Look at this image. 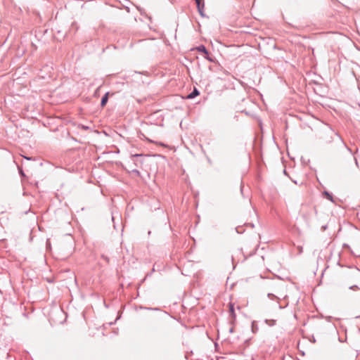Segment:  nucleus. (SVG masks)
<instances>
[{"label":"nucleus","mask_w":360,"mask_h":360,"mask_svg":"<svg viewBox=\"0 0 360 360\" xmlns=\"http://www.w3.org/2000/svg\"><path fill=\"white\" fill-rule=\"evenodd\" d=\"M283 307H282V306H281V305L279 306V308H280V309H283Z\"/></svg>","instance_id":"6ab92c4d"},{"label":"nucleus","mask_w":360,"mask_h":360,"mask_svg":"<svg viewBox=\"0 0 360 360\" xmlns=\"http://www.w3.org/2000/svg\"><path fill=\"white\" fill-rule=\"evenodd\" d=\"M350 290H359V288L358 287V285H351L349 288Z\"/></svg>","instance_id":"0eeeda50"},{"label":"nucleus","mask_w":360,"mask_h":360,"mask_svg":"<svg viewBox=\"0 0 360 360\" xmlns=\"http://www.w3.org/2000/svg\"><path fill=\"white\" fill-rule=\"evenodd\" d=\"M108 96H109V92H107L102 97L101 101V107H104L106 105V103H107V102L108 101Z\"/></svg>","instance_id":"20e7f679"},{"label":"nucleus","mask_w":360,"mask_h":360,"mask_svg":"<svg viewBox=\"0 0 360 360\" xmlns=\"http://www.w3.org/2000/svg\"><path fill=\"white\" fill-rule=\"evenodd\" d=\"M195 1L196 3L197 8H198V11L200 15L202 17H204L205 16V14H204V8H205L204 1H202V0H195Z\"/></svg>","instance_id":"f03ea898"},{"label":"nucleus","mask_w":360,"mask_h":360,"mask_svg":"<svg viewBox=\"0 0 360 360\" xmlns=\"http://www.w3.org/2000/svg\"><path fill=\"white\" fill-rule=\"evenodd\" d=\"M354 160H355V163H356V165L358 166V162H357L356 158H354Z\"/></svg>","instance_id":"f3484780"},{"label":"nucleus","mask_w":360,"mask_h":360,"mask_svg":"<svg viewBox=\"0 0 360 360\" xmlns=\"http://www.w3.org/2000/svg\"><path fill=\"white\" fill-rule=\"evenodd\" d=\"M229 332L230 333H233V328H231L230 330H229Z\"/></svg>","instance_id":"dca6fc26"},{"label":"nucleus","mask_w":360,"mask_h":360,"mask_svg":"<svg viewBox=\"0 0 360 360\" xmlns=\"http://www.w3.org/2000/svg\"><path fill=\"white\" fill-rule=\"evenodd\" d=\"M229 312H230V314H231V317H232L233 319H235V317H236V314H235V311H234V305H233V303H231V302H230V303L229 304Z\"/></svg>","instance_id":"39448f33"},{"label":"nucleus","mask_w":360,"mask_h":360,"mask_svg":"<svg viewBox=\"0 0 360 360\" xmlns=\"http://www.w3.org/2000/svg\"><path fill=\"white\" fill-rule=\"evenodd\" d=\"M143 155L142 154H134V155H131V158H139V157H141Z\"/></svg>","instance_id":"9d476101"},{"label":"nucleus","mask_w":360,"mask_h":360,"mask_svg":"<svg viewBox=\"0 0 360 360\" xmlns=\"http://www.w3.org/2000/svg\"><path fill=\"white\" fill-rule=\"evenodd\" d=\"M249 341H250V340H245V343L248 345L249 343Z\"/></svg>","instance_id":"a211bd4d"},{"label":"nucleus","mask_w":360,"mask_h":360,"mask_svg":"<svg viewBox=\"0 0 360 360\" xmlns=\"http://www.w3.org/2000/svg\"><path fill=\"white\" fill-rule=\"evenodd\" d=\"M323 195H324V196H326V198L327 199H328V200H330L331 202H333V201H334V200H333V195H331L328 191H325L323 192Z\"/></svg>","instance_id":"423d86ee"},{"label":"nucleus","mask_w":360,"mask_h":360,"mask_svg":"<svg viewBox=\"0 0 360 360\" xmlns=\"http://www.w3.org/2000/svg\"><path fill=\"white\" fill-rule=\"evenodd\" d=\"M19 173H20V174L21 176H25V173L23 172V171H22V169H20Z\"/></svg>","instance_id":"ddd939ff"},{"label":"nucleus","mask_w":360,"mask_h":360,"mask_svg":"<svg viewBox=\"0 0 360 360\" xmlns=\"http://www.w3.org/2000/svg\"><path fill=\"white\" fill-rule=\"evenodd\" d=\"M200 94V91L196 89V88H194V89L193 90L192 92H191L188 96H187V98L188 99H193L194 98H195L197 96H198Z\"/></svg>","instance_id":"7ed1b4c3"},{"label":"nucleus","mask_w":360,"mask_h":360,"mask_svg":"<svg viewBox=\"0 0 360 360\" xmlns=\"http://www.w3.org/2000/svg\"><path fill=\"white\" fill-rule=\"evenodd\" d=\"M252 325H254V322L252 323ZM257 330V328H254V326H252V330L253 333H255Z\"/></svg>","instance_id":"9b49d317"},{"label":"nucleus","mask_w":360,"mask_h":360,"mask_svg":"<svg viewBox=\"0 0 360 360\" xmlns=\"http://www.w3.org/2000/svg\"><path fill=\"white\" fill-rule=\"evenodd\" d=\"M252 325H254V322L252 323ZM257 330V328H254V326H252V330L253 333H255Z\"/></svg>","instance_id":"f8f14e48"},{"label":"nucleus","mask_w":360,"mask_h":360,"mask_svg":"<svg viewBox=\"0 0 360 360\" xmlns=\"http://www.w3.org/2000/svg\"><path fill=\"white\" fill-rule=\"evenodd\" d=\"M326 229H327V226H326V225L323 226L321 227L322 231H325Z\"/></svg>","instance_id":"4468645a"},{"label":"nucleus","mask_w":360,"mask_h":360,"mask_svg":"<svg viewBox=\"0 0 360 360\" xmlns=\"http://www.w3.org/2000/svg\"><path fill=\"white\" fill-rule=\"evenodd\" d=\"M102 257H103L105 261H107V262H108V261H109V259H108V258L107 257H105V256L103 255V256H102Z\"/></svg>","instance_id":"2eb2a0df"},{"label":"nucleus","mask_w":360,"mask_h":360,"mask_svg":"<svg viewBox=\"0 0 360 360\" xmlns=\"http://www.w3.org/2000/svg\"><path fill=\"white\" fill-rule=\"evenodd\" d=\"M131 172L137 176H140L141 174L140 172L136 169H132Z\"/></svg>","instance_id":"6e6552de"},{"label":"nucleus","mask_w":360,"mask_h":360,"mask_svg":"<svg viewBox=\"0 0 360 360\" xmlns=\"http://www.w3.org/2000/svg\"><path fill=\"white\" fill-rule=\"evenodd\" d=\"M195 50L198 52H201L204 54V58L209 60L210 62H214V57L210 54V53L208 52L206 47L201 44L197 47H195Z\"/></svg>","instance_id":"f257e3e1"},{"label":"nucleus","mask_w":360,"mask_h":360,"mask_svg":"<svg viewBox=\"0 0 360 360\" xmlns=\"http://www.w3.org/2000/svg\"><path fill=\"white\" fill-rule=\"evenodd\" d=\"M268 297H269L270 299L277 298V297L276 295H274V294H272V293H269L268 294Z\"/></svg>","instance_id":"1a4fd4ad"}]
</instances>
